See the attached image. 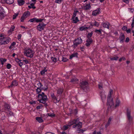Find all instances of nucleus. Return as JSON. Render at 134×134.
Listing matches in <instances>:
<instances>
[{
    "label": "nucleus",
    "instance_id": "1",
    "mask_svg": "<svg viewBox=\"0 0 134 134\" xmlns=\"http://www.w3.org/2000/svg\"><path fill=\"white\" fill-rule=\"evenodd\" d=\"M37 97L39 98H41V99H38L37 100L40 103L44 104L46 107L48 106L47 103H46V101L48 99L47 98V96L45 95L44 92L38 94Z\"/></svg>",
    "mask_w": 134,
    "mask_h": 134
},
{
    "label": "nucleus",
    "instance_id": "2",
    "mask_svg": "<svg viewBox=\"0 0 134 134\" xmlns=\"http://www.w3.org/2000/svg\"><path fill=\"white\" fill-rule=\"evenodd\" d=\"M113 93V90L110 89L109 91V94L108 95L107 97V105L108 106L107 110H108L109 108L111 107L114 105V103L113 101V99L111 98V96Z\"/></svg>",
    "mask_w": 134,
    "mask_h": 134
},
{
    "label": "nucleus",
    "instance_id": "3",
    "mask_svg": "<svg viewBox=\"0 0 134 134\" xmlns=\"http://www.w3.org/2000/svg\"><path fill=\"white\" fill-rule=\"evenodd\" d=\"M113 93V90L110 89L109 91V94L108 95L107 97V105L108 106L107 110H108L109 108L111 107L114 105V103L113 101V99L111 98V96Z\"/></svg>",
    "mask_w": 134,
    "mask_h": 134
},
{
    "label": "nucleus",
    "instance_id": "4",
    "mask_svg": "<svg viewBox=\"0 0 134 134\" xmlns=\"http://www.w3.org/2000/svg\"><path fill=\"white\" fill-rule=\"evenodd\" d=\"M81 88L85 91H88L89 90L88 83L86 81H83L80 83Z\"/></svg>",
    "mask_w": 134,
    "mask_h": 134
},
{
    "label": "nucleus",
    "instance_id": "5",
    "mask_svg": "<svg viewBox=\"0 0 134 134\" xmlns=\"http://www.w3.org/2000/svg\"><path fill=\"white\" fill-rule=\"evenodd\" d=\"M126 115L128 123V125H130L133 123V118L131 116V111L128 109H127Z\"/></svg>",
    "mask_w": 134,
    "mask_h": 134
},
{
    "label": "nucleus",
    "instance_id": "6",
    "mask_svg": "<svg viewBox=\"0 0 134 134\" xmlns=\"http://www.w3.org/2000/svg\"><path fill=\"white\" fill-rule=\"evenodd\" d=\"M82 39L80 37L77 38L76 39H75L74 41V44L72 46V47L74 48H75L78 45L81 44L82 43Z\"/></svg>",
    "mask_w": 134,
    "mask_h": 134
},
{
    "label": "nucleus",
    "instance_id": "7",
    "mask_svg": "<svg viewBox=\"0 0 134 134\" xmlns=\"http://www.w3.org/2000/svg\"><path fill=\"white\" fill-rule=\"evenodd\" d=\"M34 51L30 49L26 50L24 52V54L27 57L32 58L33 57Z\"/></svg>",
    "mask_w": 134,
    "mask_h": 134
},
{
    "label": "nucleus",
    "instance_id": "8",
    "mask_svg": "<svg viewBox=\"0 0 134 134\" xmlns=\"http://www.w3.org/2000/svg\"><path fill=\"white\" fill-rule=\"evenodd\" d=\"M46 26V24L43 23H40L37 26V29L39 31H41L43 29L44 27Z\"/></svg>",
    "mask_w": 134,
    "mask_h": 134
},
{
    "label": "nucleus",
    "instance_id": "9",
    "mask_svg": "<svg viewBox=\"0 0 134 134\" xmlns=\"http://www.w3.org/2000/svg\"><path fill=\"white\" fill-rule=\"evenodd\" d=\"M79 121V118H77L76 119H74L68 123V126L69 127H70L71 125H73L74 124H75L77 123H78Z\"/></svg>",
    "mask_w": 134,
    "mask_h": 134
},
{
    "label": "nucleus",
    "instance_id": "10",
    "mask_svg": "<svg viewBox=\"0 0 134 134\" xmlns=\"http://www.w3.org/2000/svg\"><path fill=\"white\" fill-rule=\"evenodd\" d=\"M97 9L98 10H96L93 12L92 14V15L96 16L98 14L101 13L100 8H97Z\"/></svg>",
    "mask_w": 134,
    "mask_h": 134
},
{
    "label": "nucleus",
    "instance_id": "11",
    "mask_svg": "<svg viewBox=\"0 0 134 134\" xmlns=\"http://www.w3.org/2000/svg\"><path fill=\"white\" fill-rule=\"evenodd\" d=\"M18 85V83L17 81L16 80H14L12 82V83L10 85L8 86V87L9 88L17 86Z\"/></svg>",
    "mask_w": 134,
    "mask_h": 134
},
{
    "label": "nucleus",
    "instance_id": "12",
    "mask_svg": "<svg viewBox=\"0 0 134 134\" xmlns=\"http://www.w3.org/2000/svg\"><path fill=\"white\" fill-rule=\"evenodd\" d=\"M93 42L92 39H87L86 41V43L85 44V45L87 47H88Z\"/></svg>",
    "mask_w": 134,
    "mask_h": 134
},
{
    "label": "nucleus",
    "instance_id": "13",
    "mask_svg": "<svg viewBox=\"0 0 134 134\" xmlns=\"http://www.w3.org/2000/svg\"><path fill=\"white\" fill-rule=\"evenodd\" d=\"M9 43V40L8 39L6 40V38L3 37V39L1 44V45L3 44H7Z\"/></svg>",
    "mask_w": 134,
    "mask_h": 134
},
{
    "label": "nucleus",
    "instance_id": "14",
    "mask_svg": "<svg viewBox=\"0 0 134 134\" xmlns=\"http://www.w3.org/2000/svg\"><path fill=\"white\" fill-rule=\"evenodd\" d=\"M78 53H74L70 56L69 59H71L74 57H78Z\"/></svg>",
    "mask_w": 134,
    "mask_h": 134
},
{
    "label": "nucleus",
    "instance_id": "15",
    "mask_svg": "<svg viewBox=\"0 0 134 134\" xmlns=\"http://www.w3.org/2000/svg\"><path fill=\"white\" fill-rule=\"evenodd\" d=\"M119 38L120 40V42L122 41L123 42L124 41L125 39L124 35L123 33H121L120 35Z\"/></svg>",
    "mask_w": 134,
    "mask_h": 134
},
{
    "label": "nucleus",
    "instance_id": "16",
    "mask_svg": "<svg viewBox=\"0 0 134 134\" xmlns=\"http://www.w3.org/2000/svg\"><path fill=\"white\" fill-rule=\"evenodd\" d=\"M18 5L22 6L25 3L24 0H17Z\"/></svg>",
    "mask_w": 134,
    "mask_h": 134
},
{
    "label": "nucleus",
    "instance_id": "17",
    "mask_svg": "<svg viewBox=\"0 0 134 134\" xmlns=\"http://www.w3.org/2000/svg\"><path fill=\"white\" fill-rule=\"evenodd\" d=\"M70 82L73 83H77L78 82V80L75 77L72 78L71 79Z\"/></svg>",
    "mask_w": 134,
    "mask_h": 134
},
{
    "label": "nucleus",
    "instance_id": "18",
    "mask_svg": "<svg viewBox=\"0 0 134 134\" xmlns=\"http://www.w3.org/2000/svg\"><path fill=\"white\" fill-rule=\"evenodd\" d=\"M86 26V25H84V26H82L79 28V29L80 31H82L83 30H85L88 29H90V27L89 26V27H86L85 26Z\"/></svg>",
    "mask_w": 134,
    "mask_h": 134
},
{
    "label": "nucleus",
    "instance_id": "19",
    "mask_svg": "<svg viewBox=\"0 0 134 134\" xmlns=\"http://www.w3.org/2000/svg\"><path fill=\"white\" fill-rule=\"evenodd\" d=\"M30 13L29 11H27V12H25L22 15L25 18H26L28 16L30 15Z\"/></svg>",
    "mask_w": 134,
    "mask_h": 134
},
{
    "label": "nucleus",
    "instance_id": "20",
    "mask_svg": "<svg viewBox=\"0 0 134 134\" xmlns=\"http://www.w3.org/2000/svg\"><path fill=\"white\" fill-rule=\"evenodd\" d=\"M73 20V23L76 24L77 22L79 21V20L78 19V18L77 17H75L74 19H72Z\"/></svg>",
    "mask_w": 134,
    "mask_h": 134
},
{
    "label": "nucleus",
    "instance_id": "21",
    "mask_svg": "<svg viewBox=\"0 0 134 134\" xmlns=\"http://www.w3.org/2000/svg\"><path fill=\"white\" fill-rule=\"evenodd\" d=\"M77 125V127L78 128L80 129L82 127V123L81 122H80L78 121V122L76 124Z\"/></svg>",
    "mask_w": 134,
    "mask_h": 134
},
{
    "label": "nucleus",
    "instance_id": "22",
    "mask_svg": "<svg viewBox=\"0 0 134 134\" xmlns=\"http://www.w3.org/2000/svg\"><path fill=\"white\" fill-rule=\"evenodd\" d=\"M63 91V88H60L58 89L57 91V93L59 95H61Z\"/></svg>",
    "mask_w": 134,
    "mask_h": 134
},
{
    "label": "nucleus",
    "instance_id": "23",
    "mask_svg": "<svg viewBox=\"0 0 134 134\" xmlns=\"http://www.w3.org/2000/svg\"><path fill=\"white\" fill-rule=\"evenodd\" d=\"M70 111V114H71L72 113H74L75 115H76L77 114L78 112L77 110L76 109H75L73 111L71 109Z\"/></svg>",
    "mask_w": 134,
    "mask_h": 134
},
{
    "label": "nucleus",
    "instance_id": "24",
    "mask_svg": "<svg viewBox=\"0 0 134 134\" xmlns=\"http://www.w3.org/2000/svg\"><path fill=\"white\" fill-rule=\"evenodd\" d=\"M36 119L39 122L41 123L43 121V120L41 117H37L36 118Z\"/></svg>",
    "mask_w": 134,
    "mask_h": 134
},
{
    "label": "nucleus",
    "instance_id": "25",
    "mask_svg": "<svg viewBox=\"0 0 134 134\" xmlns=\"http://www.w3.org/2000/svg\"><path fill=\"white\" fill-rule=\"evenodd\" d=\"M37 18H34L32 19H31L28 21V22H36L37 23Z\"/></svg>",
    "mask_w": 134,
    "mask_h": 134
},
{
    "label": "nucleus",
    "instance_id": "26",
    "mask_svg": "<svg viewBox=\"0 0 134 134\" xmlns=\"http://www.w3.org/2000/svg\"><path fill=\"white\" fill-rule=\"evenodd\" d=\"M46 67H44V69L42 70H41L40 71V73L41 75H43L44 74V73L45 72L47 71V70L46 69Z\"/></svg>",
    "mask_w": 134,
    "mask_h": 134
},
{
    "label": "nucleus",
    "instance_id": "27",
    "mask_svg": "<svg viewBox=\"0 0 134 134\" xmlns=\"http://www.w3.org/2000/svg\"><path fill=\"white\" fill-rule=\"evenodd\" d=\"M120 101L119 100H118V98H117L116 101V104L115 106V107H118L119 106V105L120 103Z\"/></svg>",
    "mask_w": 134,
    "mask_h": 134
},
{
    "label": "nucleus",
    "instance_id": "28",
    "mask_svg": "<svg viewBox=\"0 0 134 134\" xmlns=\"http://www.w3.org/2000/svg\"><path fill=\"white\" fill-rule=\"evenodd\" d=\"M6 3L9 4L13 3L14 2V0H5Z\"/></svg>",
    "mask_w": 134,
    "mask_h": 134
},
{
    "label": "nucleus",
    "instance_id": "29",
    "mask_svg": "<svg viewBox=\"0 0 134 134\" xmlns=\"http://www.w3.org/2000/svg\"><path fill=\"white\" fill-rule=\"evenodd\" d=\"M91 6L90 5V3L89 4H87L86 5L85 7V9L88 10L90 9V8H91Z\"/></svg>",
    "mask_w": 134,
    "mask_h": 134
},
{
    "label": "nucleus",
    "instance_id": "30",
    "mask_svg": "<svg viewBox=\"0 0 134 134\" xmlns=\"http://www.w3.org/2000/svg\"><path fill=\"white\" fill-rule=\"evenodd\" d=\"M93 33L92 32H91L90 33H89L87 36V38L88 39H91V38L92 36Z\"/></svg>",
    "mask_w": 134,
    "mask_h": 134
},
{
    "label": "nucleus",
    "instance_id": "31",
    "mask_svg": "<svg viewBox=\"0 0 134 134\" xmlns=\"http://www.w3.org/2000/svg\"><path fill=\"white\" fill-rule=\"evenodd\" d=\"M1 12H0V20H2L4 17V14L2 12V11Z\"/></svg>",
    "mask_w": 134,
    "mask_h": 134
},
{
    "label": "nucleus",
    "instance_id": "32",
    "mask_svg": "<svg viewBox=\"0 0 134 134\" xmlns=\"http://www.w3.org/2000/svg\"><path fill=\"white\" fill-rule=\"evenodd\" d=\"M7 60L6 59L1 58L0 59V61L1 63V64L2 65H3L4 64V62H5Z\"/></svg>",
    "mask_w": 134,
    "mask_h": 134
},
{
    "label": "nucleus",
    "instance_id": "33",
    "mask_svg": "<svg viewBox=\"0 0 134 134\" xmlns=\"http://www.w3.org/2000/svg\"><path fill=\"white\" fill-rule=\"evenodd\" d=\"M40 85V87H39L40 88V89L41 90V91L43 90V89H42L43 87H42V86H43V85H42V84L40 82H39L37 84V85Z\"/></svg>",
    "mask_w": 134,
    "mask_h": 134
},
{
    "label": "nucleus",
    "instance_id": "34",
    "mask_svg": "<svg viewBox=\"0 0 134 134\" xmlns=\"http://www.w3.org/2000/svg\"><path fill=\"white\" fill-rule=\"evenodd\" d=\"M103 26L104 28H107L108 29L109 28L108 25L105 23L103 24Z\"/></svg>",
    "mask_w": 134,
    "mask_h": 134
},
{
    "label": "nucleus",
    "instance_id": "35",
    "mask_svg": "<svg viewBox=\"0 0 134 134\" xmlns=\"http://www.w3.org/2000/svg\"><path fill=\"white\" fill-rule=\"evenodd\" d=\"M36 92L38 94H39L41 92V90L39 87H37V89H36Z\"/></svg>",
    "mask_w": 134,
    "mask_h": 134
},
{
    "label": "nucleus",
    "instance_id": "36",
    "mask_svg": "<svg viewBox=\"0 0 134 134\" xmlns=\"http://www.w3.org/2000/svg\"><path fill=\"white\" fill-rule=\"evenodd\" d=\"M118 58H119L118 57L116 56L115 57H113V58H111L110 59L111 60H116L118 59Z\"/></svg>",
    "mask_w": 134,
    "mask_h": 134
},
{
    "label": "nucleus",
    "instance_id": "37",
    "mask_svg": "<svg viewBox=\"0 0 134 134\" xmlns=\"http://www.w3.org/2000/svg\"><path fill=\"white\" fill-rule=\"evenodd\" d=\"M99 24L98 22H97L96 21H95L94 22V24L93 25L97 27H98L99 26ZM91 25L92 27L93 26V25H92V24H91Z\"/></svg>",
    "mask_w": 134,
    "mask_h": 134
},
{
    "label": "nucleus",
    "instance_id": "38",
    "mask_svg": "<svg viewBox=\"0 0 134 134\" xmlns=\"http://www.w3.org/2000/svg\"><path fill=\"white\" fill-rule=\"evenodd\" d=\"M69 126H68V124L67 125V126L64 125L63 127V129L64 130H67L69 127Z\"/></svg>",
    "mask_w": 134,
    "mask_h": 134
},
{
    "label": "nucleus",
    "instance_id": "39",
    "mask_svg": "<svg viewBox=\"0 0 134 134\" xmlns=\"http://www.w3.org/2000/svg\"><path fill=\"white\" fill-rule=\"evenodd\" d=\"M15 28V26H12V30L10 29V30L8 31V33L9 34L10 33H11L14 30V29Z\"/></svg>",
    "mask_w": 134,
    "mask_h": 134
},
{
    "label": "nucleus",
    "instance_id": "40",
    "mask_svg": "<svg viewBox=\"0 0 134 134\" xmlns=\"http://www.w3.org/2000/svg\"><path fill=\"white\" fill-rule=\"evenodd\" d=\"M3 39V37H2V35L0 34V45H1Z\"/></svg>",
    "mask_w": 134,
    "mask_h": 134
},
{
    "label": "nucleus",
    "instance_id": "41",
    "mask_svg": "<svg viewBox=\"0 0 134 134\" xmlns=\"http://www.w3.org/2000/svg\"><path fill=\"white\" fill-rule=\"evenodd\" d=\"M51 59L53 62H57V58H56L52 57Z\"/></svg>",
    "mask_w": 134,
    "mask_h": 134
},
{
    "label": "nucleus",
    "instance_id": "42",
    "mask_svg": "<svg viewBox=\"0 0 134 134\" xmlns=\"http://www.w3.org/2000/svg\"><path fill=\"white\" fill-rule=\"evenodd\" d=\"M51 96L53 99H56L57 97L55 96L54 93H53L51 94Z\"/></svg>",
    "mask_w": 134,
    "mask_h": 134
},
{
    "label": "nucleus",
    "instance_id": "43",
    "mask_svg": "<svg viewBox=\"0 0 134 134\" xmlns=\"http://www.w3.org/2000/svg\"><path fill=\"white\" fill-rule=\"evenodd\" d=\"M68 60V59H67L66 58L64 57H62V61L64 62H66Z\"/></svg>",
    "mask_w": 134,
    "mask_h": 134
},
{
    "label": "nucleus",
    "instance_id": "44",
    "mask_svg": "<svg viewBox=\"0 0 134 134\" xmlns=\"http://www.w3.org/2000/svg\"><path fill=\"white\" fill-rule=\"evenodd\" d=\"M19 13H18L17 14H15L13 16V19H14L16 18V17L18 16Z\"/></svg>",
    "mask_w": 134,
    "mask_h": 134
},
{
    "label": "nucleus",
    "instance_id": "45",
    "mask_svg": "<svg viewBox=\"0 0 134 134\" xmlns=\"http://www.w3.org/2000/svg\"><path fill=\"white\" fill-rule=\"evenodd\" d=\"M26 19L23 15L21 16L20 18L21 22H23L24 19Z\"/></svg>",
    "mask_w": 134,
    "mask_h": 134
},
{
    "label": "nucleus",
    "instance_id": "46",
    "mask_svg": "<svg viewBox=\"0 0 134 134\" xmlns=\"http://www.w3.org/2000/svg\"><path fill=\"white\" fill-rule=\"evenodd\" d=\"M12 67L11 65L10 64H8L7 65V68L8 69H9Z\"/></svg>",
    "mask_w": 134,
    "mask_h": 134
},
{
    "label": "nucleus",
    "instance_id": "47",
    "mask_svg": "<svg viewBox=\"0 0 134 134\" xmlns=\"http://www.w3.org/2000/svg\"><path fill=\"white\" fill-rule=\"evenodd\" d=\"M102 30L101 29H100L99 30H97V29H96L95 31V32H99L100 34H101V33H102L101 31H102Z\"/></svg>",
    "mask_w": 134,
    "mask_h": 134
},
{
    "label": "nucleus",
    "instance_id": "48",
    "mask_svg": "<svg viewBox=\"0 0 134 134\" xmlns=\"http://www.w3.org/2000/svg\"><path fill=\"white\" fill-rule=\"evenodd\" d=\"M43 107V106L42 105H40L39 106H38L36 107V109H39Z\"/></svg>",
    "mask_w": 134,
    "mask_h": 134
},
{
    "label": "nucleus",
    "instance_id": "49",
    "mask_svg": "<svg viewBox=\"0 0 134 134\" xmlns=\"http://www.w3.org/2000/svg\"><path fill=\"white\" fill-rule=\"evenodd\" d=\"M47 114L48 116L52 117H54L55 116V115L53 113H52L51 114H50L49 113H48Z\"/></svg>",
    "mask_w": 134,
    "mask_h": 134
},
{
    "label": "nucleus",
    "instance_id": "50",
    "mask_svg": "<svg viewBox=\"0 0 134 134\" xmlns=\"http://www.w3.org/2000/svg\"><path fill=\"white\" fill-rule=\"evenodd\" d=\"M127 29V27L125 26H124L122 28V30L124 31H126Z\"/></svg>",
    "mask_w": 134,
    "mask_h": 134
},
{
    "label": "nucleus",
    "instance_id": "51",
    "mask_svg": "<svg viewBox=\"0 0 134 134\" xmlns=\"http://www.w3.org/2000/svg\"><path fill=\"white\" fill-rule=\"evenodd\" d=\"M76 13L75 12H74L73 15L72 17V19H74V18H75L76 17Z\"/></svg>",
    "mask_w": 134,
    "mask_h": 134
},
{
    "label": "nucleus",
    "instance_id": "52",
    "mask_svg": "<svg viewBox=\"0 0 134 134\" xmlns=\"http://www.w3.org/2000/svg\"><path fill=\"white\" fill-rule=\"evenodd\" d=\"M5 108H7V109L8 110H10V107L8 104H7L5 106Z\"/></svg>",
    "mask_w": 134,
    "mask_h": 134
},
{
    "label": "nucleus",
    "instance_id": "53",
    "mask_svg": "<svg viewBox=\"0 0 134 134\" xmlns=\"http://www.w3.org/2000/svg\"><path fill=\"white\" fill-rule=\"evenodd\" d=\"M62 0H56L55 2L58 3H60L62 2Z\"/></svg>",
    "mask_w": 134,
    "mask_h": 134
},
{
    "label": "nucleus",
    "instance_id": "54",
    "mask_svg": "<svg viewBox=\"0 0 134 134\" xmlns=\"http://www.w3.org/2000/svg\"><path fill=\"white\" fill-rule=\"evenodd\" d=\"M134 25V19H133L132 20V23L131 24V29H132Z\"/></svg>",
    "mask_w": 134,
    "mask_h": 134
},
{
    "label": "nucleus",
    "instance_id": "55",
    "mask_svg": "<svg viewBox=\"0 0 134 134\" xmlns=\"http://www.w3.org/2000/svg\"><path fill=\"white\" fill-rule=\"evenodd\" d=\"M43 20V19H38L37 18V23L40 22H41Z\"/></svg>",
    "mask_w": 134,
    "mask_h": 134
},
{
    "label": "nucleus",
    "instance_id": "56",
    "mask_svg": "<svg viewBox=\"0 0 134 134\" xmlns=\"http://www.w3.org/2000/svg\"><path fill=\"white\" fill-rule=\"evenodd\" d=\"M16 42H13V43L11 44L10 45L11 46H12V47H14L15 45L16 44Z\"/></svg>",
    "mask_w": 134,
    "mask_h": 134
},
{
    "label": "nucleus",
    "instance_id": "57",
    "mask_svg": "<svg viewBox=\"0 0 134 134\" xmlns=\"http://www.w3.org/2000/svg\"><path fill=\"white\" fill-rule=\"evenodd\" d=\"M15 60L17 63H19V62L21 61V60H20L18 58H16L15 59Z\"/></svg>",
    "mask_w": 134,
    "mask_h": 134
},
{
    "label": "nucleus",
    "instance_id": "58",
    "mask_svg": "<svg viewBox=\"0 0 134 134\" xmlns=\"http://www.w3.org/2000/svg\"><path fill=\"white\" fill-rule=\"evenodd\" d=\"M29 103L30 104H36V101H30L29 102Z\"/></svg>",
    "mask_w": 134,
    "mask_h": 134
},
{
    "label": "nucleus",
    "instance_id": "59",
    "mask_svg": "<svg viewBox=\"0 0 134 134\" xmlns=\"http://www.w3.org/2000/svg\"><path fill=\"white\" fill-rule=\"evenodd\" d=\"M110 124V123L107 122V123L105 125V128H107L108 127L109 125Z\"/></svg>",
    "mask_w": 134,
    "mask_h": 134
},
{
    "label": "nucleus",
    "instance_id": "60",
    "mask_svg": "<svg viewBox=\"0 0 134 134\" xmlns=\"http://www.w3.org/2000/svg\"><path fill=\"white\" fill-rule=\"evenodd\" d=\"M18 64L19 65V66H20V67H21L23 65V63L22 62H21L20 61V62L19 63H18Z\"/></svg>",
    "mask_w": 134,
    "mask_h": 134
},
{
    "label": "nucleus",
    "instance_id": "61",
    "mask_svg": "<svg viewBox=\"0 0 134 134\" xmlns=\"http://www.w3.org/2000/svg\"><path fill=\"white\" fill-rule=\"evenodd\" d=\"M21 34H18V38L19 40L21 38Z\"/></svg>",
    "mask_w": 134,
    "mask_h": 134
},
{
    "label": "nucleus",
    "instance_id": "62",
    "mask_svg": "<svg viewBox=\"0 0 134 134\" xmlns=\"http://www.w3.org/2000/svg\"><path fill=\"white\" fill-rule=\"evenodd\" d=\"M42 89L44 91H47L48 90V87L47 86L46 87H43Z\"/></svg>",
    "mask_w": 134,
    "mask_h": 134
},
{
    "label": "nucleus",
    "instance_id": "63",
    "mask_svg": "<svg viewBox=\"0 0 134 134\" xmlns=\"http://www.w3.org/2000/svg\"><path fill=\"white\" fill-rule=\"evenodd\" d=\"M130 40V39L128 37H127L126 39L125 42H129Z\"/></svg>",
    "mask_w": 134,
    "mask_h": 134
},
{
    "label": "nucleus",
    "instance_id": "64",
    "mask_svg": "<svg viewBox=\"0 0 134 134\" xmlns=\"http://www.w3.org/2000/svg\"><path fill=\"white\" fill-rule=\"evenodd\" d=\"M111 120H112V118L111 117L109 118V119L108 120V121L107 122L110 123V122Z\"/></svg>",
    "mask_w": 134,
    "mask_h": 134
}]
</instances>
